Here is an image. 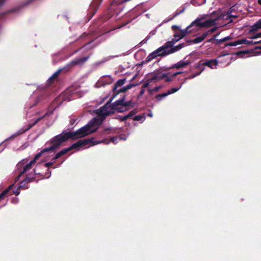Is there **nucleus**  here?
Masks as SVG:
<instances>
[{"mask_svg": "<svg viewBox=\"0 0 261 261\" xmlns=\"http://www.w3.org/2000/svg\"><path fill=\"white\" fill-rule=\"evenodd\" d=\"M251 29L250 30L249 32H252L261 29V19L251 25Z\"/></svg>", "mask_w": 261, "mask_h": 261, "instance_id": "obj_20", "label": "nucleus"}, {"mask_svg": "<svg viewBox=\"0 0 261 261\" xmlns=\"http://www.w3.org/2000/svg\"><path fill=\"white\" fill-rule=\"evenodd\" d=\"M241 54V52H239L238 55H239V54Z\"/></svg>", "mask_w": 261, "mask_h": 261, "instance_id": "obj_56", "label": "nucleus"}, {"mask_svg": "<svg viewBox=\"0 0 261 261\" xmlns=\"http://www.w3.org/2000/svg\"><path fill=\"white\" fill-rule=\"evenodd\" d=\"M62 155V154H61V153H60V152L59 151V152H58L55 156L54 157V160H56V159H59V158H60L61 156Z\"/></svg>", "mask_w": 261, "mask_h": 261, "instance_id": "obj_37", "label": "nucleus"}, {"mask_svg": "<svg viewBox=\"0 0 261 261\" xmlns=\"http://www.w3.org/2000/svg\"><path fill=\"white\" fill-rule=\"evenodd\" d=\"M258 38H261V32L255 34L254 36L251 37L252 39H256Z\"/></svg>", "mask_w": 261, "mask_h": 261, "instance_id": "obj_33", "label": "nucleus"}, {"mask_svg": "<svg viewBox=\"0 0 261 261\" xmlns=\"http://www.w3.org/2000/svg\"><path fill=\"white\" fill-rule=\"evenodd\" d=\"M125 82L126 80L125 79L118 80L113 88V91L118 94V90L119 89V87L122 86L125 83Z\"/></svg>", "mask_w": 261, "mask_h": 261, "instance_id": "obj_17", "label": "nucleus"}, {"mask_svg": "<svg viewBox=\"0 0 261 261\" xmlns=\"http://www.w3.org/2000/svg\"><path fill=\"white\" fill-rule=\"evenodd\" d=\"M124 117H125V115L119 116V119H120V121H125V120H126V119H124Z\"/></svg>", "mask_w": 261, "mask_h": 261, "instance_id": "obj_39", "label": "nucleus"}, {"mask_svg": "<svg viewBox=\"0 0 261 261\" xmlns=\"http://www.w3.org/2000/svg\"><path fill=\"white\" fill-rule=\"evenodd\" d=\"M231 38H232V37L231 36H227L225 37L222 39L217 40V43H220L221 42L226 41L227 40H230Z\"/></svg>", "mask_w": 261, "mask_h": 261, "instance_id": "obj_29", "label": "nucleus"}, {"mask_svg": "<svg viewBox=\"0 0 261 261\" xmlns=\"http://www.w3.org/2000/svg\"><path fill=\"white\" fill-rule=\"evenodd\" d=\"M218 61L217 59L207 61L202 63L203 65L207 66L212 69H216L217 67Z\"/></svg>", "mask_w": 261, "mask_h": 261, "instance_id": "obj_15", "label": "nucleus"}, {"mask_svg": "<svg viewBox=\"0 0 261 261\" xmlns=\"http://www.w3.org/2000/svg\"><path fill=\"white\" fill-rule=\"evenodd\" d=\"M119 140H125L126 139V138H122V137H120L119 138Z\"/></svg>", "mask_w": 261, "mask_h": 261, "instance_id": "obj_45", "label": "nucleus"}, {"mask_svg": "<svg viewBox=\"0 0 261 261\" xmlns=\"http://www.w3.org/2000/svg\"><path fill=\"white\" fill-rule=\"evenodd\" d=\"M246 43L245 40H240L236 41H233L226 44V46H236L239 45H241Z\"/></svg>", "mask_w": 261, "mask_h": 261, "instance_id": "obj_22", "label": "nucleus"}, {"mask_svg": "<svg viewBox=\"0 0 261 261\" xmlns=\"http://www.w3.org/2000/svg\"><path fill=\"white\" fill-rule=\"evenodd\" d=\"M173 28H177V29H179V27L177 26V25H173L172 27Z\"/></svg>", "mask_w": 261, "mask_h": 261, "instance_id": "obj_47", "label": "nucleus"}, {"mask_svg": "<svg viewBox=\"0 0 261 261\" xmlns=\"http://www.w3.org/2000/svg\"><path fill=\"white\" fill-rule=\"evenodd\" d=\"M43 154V153L40 151L37 153L33 160L29 162L28 158L23 159L21 160L17 164V169L19 170V174L17 177V180L20 177V176L23 173H27L33 167V165L36 162V161Z\"/></svg>", "mask_w": 261, "mask_h": 261, "instance_id": "obj_3", "label": "nucleus"}, {"mask_svg": "<svg viewBox=\"0 0 261 261\" xmlns=\"http://www.w3.org/2000/svg\"><path fill=\"white\" fill-rule=\"evenodd\" d=\"M19 187L16 189V190H14L13 193L15 194L16 195H18L20 194V189Z\"/></svg>", "mask_w": 261, "mask_h": 261, "instance_id": "obj_35", "label": "nucleus"}, {"mask_svg": "<svg viewBox=\"0 0 261 261\" xmlns=\"http://www.w3.org/2000/svg\"><path fill=\"white\" fill-rule=\"evenodd\" d=\"M218 27H215L212 28L211 29L204 32V33H206V36H207L210 34L213 33L214 32H215L218 29Z\"/></svg>", "mask_w": 261, "mask_h": 261, "instance_id": "obj_30", "label": "nucleus"}, {"mask_svg": "<svg viewBox=\"0 0 261 261\" xmlns=\"http://www.w3.org/2000/svg\"><path fill=\"white\" fill-rule=\"evenodd\" d=\"M118 138L117 137H113L111 138V141L114 143L116 144L118 143Z\"/></svg>", "mask_w": 261, "mask_h": 261, "instance_id": "obj_34", "label": "nucleus"}, {"mask_svg": "<svg viewBox=\"0 0 261 261\" xmlns=\"http://www.w3.org/2000/svg\"><path fill=\"white\" fill-rule=\"evenodd\" d=\"M208 14H204L198 17L195 20H194L187 28L188 30L192 27H195L197 29L202 28V20L206 18Z\"/></svg>", "mask_w": 261, "mask_h": 261, "instance_id": "obj_10", "label": "nucleus"}, {"mask_svg": "<svg viewBox=\"0 0 261 261\" xmlns=\"http://www.w3.org/2000/svg\"><path fill=\"white\" fill-rule=\"evenodd\" d=\"M4 1H3V2H0V5H2L3 3H4Z\"/></svg>", "mask_w": 261, "mask_h": 261, "instance_id": "obj_53", "label": "nucleus"}, {"mask_svg": "<svg viewBox=\"0 0 261 261\" xmlns=\"http://www.w3.org/2000/svg\"><path fill=\"white\" fill-rule=\"evenodd\" d=\"M89 58V56L85 57L84 58H75L74 60L70 61L65 67L63 68H60L56 71L48 80L49 83L56 77L61 72V71L64 69H67L66 70H68L71 67H73L76 65H81L85 62Z\"/></svg>", "mask_w": 261, "mask_h": 261, "instance_id": "obj_4", "label": "nucleus"}, {"mask_svg": "<svg viewBox=\"0 0 261 261\" xmlns=\"http://www.w3.org/2000/svg\"><path fill=\"white\" fill-rule=\"evenodd\" d=\"M191 31V30H188L187 28L185 29H179L178 31H176L174 35V38L172 40V44H175L181 39L188 33Z\"/></svg>", "mask_w": 261, "mask_h": 261, "instance_id": "obj_11", "label": "nucleus"}, {"mask_svg": "<svg viewBox=\"0 0 261 261\" xmlns=\"http://www.w3.org/2000/svg\"><path fill=\"white\" fill-rule=\"evenodd\" d=\"M190 63V62L188 60H186L185 58L175 64L174 67L178 69L181 67H185L189 65Z\"/></svg>", "mask_w": 261, "mask_h": 261, "instance_id": "obj_16", "label": "nucleus"}, {"mask_svg": "<svg viewBox=\"0 0 261 261\" xmlns=\"http://www.w3.org/2000/svg\"><path fill=\"white\" fill-rule=\"evenodd\" d=\"M54 163V161L46 163L45 164V166L46 167L49 168Z\"/></svg>", "mask_w": 261, "mask_h": 261, "instance_id": "obj_38", "label": "nucleus"}, {"mask_svg": "<svg viewBox=\"0 0 261 261\" xmlns=\"http://www.w3.org/2000/svg\"><path fill=\"white\" fill-rule=\"evenodd\" d=\"M79 90L77 88L74 87H70L66 90L64 95L65 99L70 101L72 99H74L79 97Z\"/></svg>", "mask_w": 261, "mask_h": 261, "instance_id": "obj_8", "label": "nucleus"}, {"mask_svg": "<svg viewBox=\"0 0 261 261\" xmlns=\"http://www.w3.org/2000/svg\"><path fill=\"white\" fill-rule=\"evenodd\" d=\"M146 16H147L148 18H149V14H146Z\"/></svg>", "mask_w": 261, "mask_h": 261, "instance_id": "obj_54", "label": "nucleus"}, {"mask_svg": "<svg viewBox=\"0 0 261 261\" xmlns=\"http://www.w3.org/2000/svg\"><path fill=\"white\" fill-rule=\"evenodd\" d=\"M148 116H150V117H152L153 116V114L151 112H150L148 114Z\"/></svg>", "mask_w": 261, "mask_h": 261, "instance_id": "obj_48", "label": "nucleus"}, {"mask_svg": "<svg viewBox=\"0 0 261 261\" xmlns=\"http://www.w3.org/2000/svg\"><path fill=\"white\" fill-rule=\"evenodd\" d=\"M31 181V178L27 177L23 180L20 182L19 184V188H25V186L27 184Z\"/></svg>", "mask_w": 261, "mask_h": 261, "instance_id": "obj_25", "label": "nucleus"}, {"mask_svg": "<svg viewBox=\"0 0 261 261\" xmlns=\"http://www.w3.org/2000/svg\"><path fill=\"white\" fill-rule=\"evenodd\" d=\"M205 1H206V0H203V3H205Z\"/></svg>", "mask_w": 261, "mask_h": 261, "instance_id": "obj_55", "label": "nucleus"}, {"mask_svg": "<svg viewBox=\"0 0 261 261\" xmlns=\"http://www.w3.org/2000/svg\"><path fill=\"white\" fill-rule=\"evenodd\" d=\"M212 40H215L214 39H212V38H211L209 40H208V42H211L212 41Z\"/></svg>", "mask_w": 261, "mask_h": 261, "instance_id": "obj_51", "label": "nucleus"}, {"mask_svg": "<svg viewBox=\"0 0 261 261\" xmlns=\"http://www.w3.org/2000/svg\"><path fill=\"white\" fill-rule=\"evenodd\" d=\"M206 36V34L203 32L201 35L196 37L194 39L192 40L191 42L193 43H200L205 38Z\"/></svg>", "mask_w": 261, "mask_h": 261, "instance_id": "obj_19", "label": "nucleus"}, {"mask_svg": "<svg viewBox=\"0 0 261 261\" xmlns=\"http://www.w3.org/2000/svg\"><path fill=\"white\" fill-rule=\"evenodd\" d=\"M131 103V101H125V97L119 98L113 103L110 101L107 102L105 106L96 111L97 116L93 118L86 125L76 131L70 132L71 139H76L84 137L96 132L108 115L116 111L124 112L127 110V107Z\"/></svg>", "mask_w": 261, "mask_h": 261, "instance_id": "obj_1", "label": "nucleus"}, {"mask_svg": "<svg viewBox=\"0 0 261 261\" xmlns=\"http://www.w3.org/2000/svg\"><path fill=\"white\" fill-rule=\"evenodd\" d=\"M199 66L198 65L196 66V68H198Z\"/></svg>", "mask_w": 261, "mask_h": 261, "instance_id": "obj_57", "label": "nucleus"}, {"mask_svg": "<svg viewBox=\"0 0 261 261\" xmlns=\"http://www.w3.org/2000/svg\"><path fill=\"white\" fill-rule=\"evenodd\" d=\"M185 8H183L181 10H180L179 12H176L175 13V14L174 15L173 18L178 16V15H179L180 14L182 13L184 11H185Z\"/></svg>", "mask_w": 261, "mask_h": 261, "instance_id": "obj_36", "label": "nucleus"}, {"mask_svg": "<svg viewBox=\"0 0 261 261\" xmlns=\"http://www.w3.org/2000/svg\"><path fill=\"white\" fill-rule=\"evenodd\" d=\"M182 73V72H177L174 73L173 74V76H176V75H177V74H180V73Z\"/></svg>", "mask_w": 261, "mask_h": 261, "instance_id": "obj_42", "label": "nucleus"}, {"mask_svg": "<svg viewBox=\"0 0 261 261\" xmlns=\"http://www.w3.org/2000/svg\"><path fill=\"white\" fill-rule=\"evenodd\" d=\"M204 69H205L204 67H203L199 72H197L195 74L191 75L187 79H193V78L195 77L196 76L200 75L202 73V72L204 70Z\"/></svg>", "mask_w": 261, "mask_h": 261, "instance_id": "obj_28", "label": "nucleus"}, {"mask_svg": "<svg viewBox=\"0 0 261 261\" xmlns=\"http://www.w3.org/2000/svg\"><path fill=\"white\" fill-rule=\"evenodd\" d=\"M69 150H70V149L68 147V148H65V149L62 150L60 152L61 153V154H62V155H63L65 154V153H66Z\"/></svg>", "mask_w": 261, "mask_h": 261, "instance_id": "obj_31", "label": "nucleus"}, {"mask_svg": "<svg viewBox=\"0 0 261 261\" xmlns=\"http://www.w3.org/2000/svg\"><path fill=\"white\" fill-rule=\"evenodd\" d=\"M115 132V129L111 127H106L103 132L104 135H108L111 133H113Z\"/></svg>", "mask_w": 261, "mask_h": 261, "instance_id": "obj_26", "label": "nucleus"}, {"mask_svg": "<svg viewBox=\"0 0 261 261\" xmlns=\"http://www.w3.org/2000/svg\"><path fill=\"white\" fill-rule=\"evenodd\" d=\"M138 75V74H136L131 79V81H132L133 80H134Z\"/></svg>", "mask_w": 261, "mask_h": 261, "instance_id": "obj_43", "label": "nucleus"}, {"mask_svg": "<svg viewBox=\"0 0 261 261\" xmlns=\"http://www.w3.org/2000/svg\"><path fill=\"white\" fill-rule=\"evenodd\" d=\"M14 184L11 185L7 189H6L5 190H4L1 194H0V200H2L4 196H5L8 192L10 191V190L12 189V188L13 187Z\"/></svg>", "mask_w": 261, "mask_h": 261, "instance_id": "obj_24", "label": "nucleus"}, {"mask_svg": "<svg viewBox=\"0 0 261 261\" xmlns=\"http://www.w3.org/2000/svg\"><path fill=\"white\" fill-rule=\"evenodd\" d=\"M177 46L179 47V50H180L185 46V44H184V43H181V44L177 45Z\"/></svg>", "mask_w": 261, "mask_h": 261, "instance_id": "obj_41", "label": "nucleus"}, {"mask_svg": "<svg viewBox=\"0 0 261 261\" xmlns=\"http://www.w3.org/2000/svg\"><path fill=\"white\" fill-rule=\"evenodd\" d=\"M161 88V86H158V87H155L154 88H153L152 89H149L148 90L150 91V92H152L153 91H158L159 90V89Z\"/></svg>", "mask_w": 261, "mask_h": 261, "instance_id": "obj_32", "label": "nucleus"}, {"mask_svg": "<svg viewBox=\"0 0 261 261\" xmlns=\"http://www.w3.org/2000/svg\"><path fill=\"white\" fill-rule=\"evenodd\" d=\"M101 143H106V144L110 143V141H94V139L92 138L88 139L81 140L77 142L72 144L69 147L70 150L73 149H79L81 147H84L85 148H88L90 146L91 144L96 145Z\"/></svg>", "mask_w": 261, "mask_h": 261, "instance_id": "obj_5", "label": "nucleus"}, {"mask_svg": "<svg viewBox=\"0 0 261 261\" xmlns=\"http://www.w3.org/2000/svg\"><path fill=\"white\" fill-rule=\"evenodd\" d=\"M136 111L133 110L130 111L128 114L125 115L124 119H127L129 118L134 117L135 116V114H136Z\"/></svg>", "mask_w": 261, "mask_h": 261, "instance_id": "obj_27", "label": "nucleus"}, {"mask_svg": "<svg viewBox=\"0 0 261 261\" xmlns=\"http://www.w3.org/2000/svg\"><path fill=\"white\" fill-rule=\"evenodd\" d=\"M171 80V79L169 77H168L166 79V81H170Z\"/></svg>", "mask_w": 261, "mask_h": 261, "instance_id": "obj_49", "label": "nucleus"}, {"mask_svg": "<svg viewBox=\"0 0 261 261\" xmlns=\"http://www.w3.org/2000/svg\"><path fill=\"white\" fill-rule=\"evenodd\" d=\"M258 3L259 5L261 6V0H258Z\"/></svg>", "mask_w": 261, "mask_h": 261, "instance_id": "obj_50", "label": "nucleus"}, {"mask_svg": "<svg viewBox=\"0 0 261 261\" xmlns=\"http://www.w3.org/2000/svg\"><path fill=\"white\" fill-rule=\"evenodd\" d=\"M169 55H170V52L168 44L166 42L164 45L150 53L147 57L146 60L147 62H149L159 57H164Z\"/></svg>", "mask_w": 261, "mask_h": 261, "instance_id": "obj_6", "label": "nucleus"}, {"mask_svg": "<svg viewBox=\"0 0 261 261\" xmlns=\"http://www.w3.org/2000/svg\"><path fill=\"white\" fill-rule=\"evenodd\" d=\"M166 76H167V75L165 73L163 74L161 76L155 75L153 77H152L150 79H149L147 81L144 82V87H145V88L147 87L151 82H154V81H156V80L162 79Z\"/></svg>", "mask_w": 261, "mask_h": 261, "instance_id": "obj_14", "label": "nucleus"}, {"mask_svg": "<svg viewBox=\"0 0 261 261\" xmlns=\"http://www.w3.org/2000/svg\"><path fill=\"white\" fill-rule=\"evenodd\" d=\"M220 33H218L216 35H215L213 37H212V39H214L215 40H217V37L219 35Z\"/></svg>", "mask_w": 261, "mask_h": 261, "instance_id": "obj_40", "label": "nucleus"}, {"mask_svg": "<svg viewBox=\"0 0 261 261\" xmlns=\"http://www.w3.org/2000/svg\"><path fill=\"white\" fill-rule=\"evenodd\" d=\"M126 23L124 24L121 25H120V26L118 27L117 28V29H120V28H122V27H123V26L125 25H126Z\"/></svg>", "mask_w": 261, "mask_h": 261, "instance_id": "obj_44", "label": "nucleus"}, {"mask_svg": "<svg viewBox=\"0 0 261 261\" xmlns=\"http://www.w3.org/2000/svg\"><path fill=\"white\" fill-rule=\"evenodd\" d=\"M144 93V89H142L141 90V91H140V94L141 95H143Z\"/></svg>", "mask_w": 261, "mask_h": 261, "instance_id": "obj_46", "label": "nucleus"}, {"mask_svg": "<svg viewBox=\"0 0 261 261\" xmlns=\"http://www.w3.org/2000/svg\"><path fill=\"white\" fill-rule=\"evenodd\" d=\"M69 138H71V135L70 134V132L63 131L62 133L56 136L51 139V145L50 146L45 148L41 151L43 153L49 151H54L56 148Z\"/></svg>", "mask_w": 261, "mask_h": 261, "instance_id": "obj_2", "label": "nucleus"}, {"mask_svg": "<svg viewBox=\"0 0 261 261\" xmlns=\"http://www.w3.org/2000/svg\"><path fill=\"white\" fill-rule=\"evenodd\" d=\"M44 117V116H43L42 117H39V118H36L35 122L32 124H30L29 125V126H28L27 128H22L20 129L17 132H16L15 133L12 135L10 138H14V137H18V136L20 135L21 134L27 132L29 129H30L33 126L35 125L39 121H40Z\"/></svg>", "mask_w": 261, "mask_h": 261, "instance_id": "obj_12", "label": "nucleus"}, {"mask_svg": "<svg viewBox=\"0 0 261 261\" xmlns=\"http://www.w3.org/2000/svg\"><path fill=\"white\" fill-rule=\"evenodd\" d=\"M132 119L135 121H141V122L145 121L146 119V116L144 114L143 115H138L134 116Z\"/></svg>", "mask_w": 261, "mask_h": 261, "instance_id": "obj_23", "label": "nucleus"}, {"mask_svg": "<svg viewBox=\"0 0 261 261\" xmlns=\"http://www.w3.org/2000/svg\"><path fill=\"white\" fill-rule=\"evenodd\" d=\"M168 44L169 50L170 52V54L175 53L178 50H179V48L177 45L173 46L174 44H172V41L167 42Z\"/></svg>", "mask_w": 261, "mask_h": 261, "instance_id": "obj_18", "label": "nucleus"}, {"mask_svg": "<svg viewBox=\"0 0 261 261\" xmlns=\"http://www.w3.org/2000/svg\"><path fill=\"white\" fill-rule=\"evenodd\" d=\"M231 9L225 12L223 11L222 9H218L216 11H213V14H215L217 21L220 19L227 21V23H231L233 21V18H237V16L234 14H232Z\"/></svg>", "mask_w": 261, "mask_h": 261, "instance_id": "obj_7", "label": "nucleus"}, {"mask_svg": "<svg viewBox=\"0 0 261 261\" xmlns=\"http://www.w3.org/2000/svg\"><path fill=\"white\" fill-rule=\"evenodd\" d=\"M207 14V17H210V18L202 21V28H209L218 24L216 15L213 14V12Z\"/></svg>", "mask_w": 261, "mask_h": 261, "instance_id": "obj_9", "label": "nucleus"}, {"mask_svg": "<svg viewBox=\"0 0 261 261\" xmlns=\"http://www.w3.org/2000/svg\"><path fill=\"white\" fill-rule=\"evenodd\" d=\"M225 55H221V56H220L219 57V58H221V57H223V56H225Z\"/></svg>", "mask_w": 261, "mask_h": 261, "instance_id": "obj_52", "label": "nucleus"}, {"mask_svg": "<svg viewBox=\"0 0 261 261\" xmlns=\"http://www.w3.org/2000/svg\"><path fill=\"white\" fill-rule=\"evenodd\" d=\"M183 83H182L180 86L178 88H173L169 90H168L166 92L159 94L156 96V99L158 101H160L168 95L174 93L177 91H178L182 87Z\"/></svg>", "mask_w": 261, "mask_h": 261, "instance_id": "obj_13", "label": "nucleus"}, {"mask_svg": "<svg viewBox=\"0 0 261 261\" xmlns=\"http://www.w3.org/2000/svg\"><path fill=\"white\" fill-rule=\"evenodd\" d=\"M137 85V84H129L127 85L123 86V87H121L118 90V93H119L121 92H124L126 91H127V90L131 89L133 87L136 86Z\"/></svg>", "mask_w": 261, "mask_h": 261, "instance_id": "obj_21", "label": "nucleus"}]
</instances>
